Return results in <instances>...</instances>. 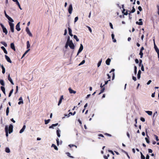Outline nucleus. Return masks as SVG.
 I'll list each match as a JSON object with an SVG mask.
<instances>
[{"mask_svg": "<svg viewBox=\"0 0 159 159\" xmlns=\"http://www.w3.org/2000/svg\"><path fill=\"white\" fill-rule=\"evenodd\" d=\"M23 101H20L18 102V104L19 105H20L21 104H23Z\"/></svg>", "mask_w": 159, "mask_h": 159, "instance_id": "57", "label": "nucleus"}, {"mask_svg": "<svg viewBox=\"0 0 159 159\" xmlns=\"http://www.w3.org/2000/svg\"><path fill=\"white\" fill-rule=\"evenodd\" d=\"M69 146L70 148H71L72 147H75V148H77V146L76 145H73V144H72V145L70 144V145H69Z\"/></svg>", "mask_w": 159, "mask_h": 159, "instance_id": "42", "label": "nucleus"}, {"mask_svg": "<svg viewBox=\"0 0 159 159\" xmlns=\"http://www.w3.org/2000/svg\"><path fill=\"white\" fill-rule=\"evenodd\" d=\"M132 79H133V80H134V81H135L136 80V77L133 76L132 77Z\"/></svg>", "mask_w": 159, "mask_h": 159, "instance_id": "59", "label": "nucleus"}, {"mask_svg": "<svg viewBox=\"0 0 159 159\" xmlns=\"http://www.w3.org/2000/svg\"><path fill=\"white\" fill-rule=\"evenodd\" d=\"M13 89H12L10 91L9 93V95H8V97H10L12 93L13 92Z\"/></svg>", "mask_w": 159, "mask_h": 159, "instance_id": "38", "label": "nucleus"}, {"mask_svg": "<svg viewBox=\"0 0 159 159\" xmlns=\"http://www.w3.org/2000/svg\"><path fill=\"white\" fill-rule=\"evenodd\" d=\"M66 154H67V156H68V157H69L70 158H74V157L72 156H71L70 155V153L69 152H67L66 153Z\"/></svg>", "mask_w": 159, "mask_h": 159, "instance_id": "35", "label": "nucleus"}, {"mask_svg": "<svg viewBox=\"0 0 159 159\" xmlns=\"http://www.w3.org/2000/svg\"><path fill=\"white\" fill-rule=\"evenodd\" d=\"M98 136L99 137H102L103 138L104 137V136H103V135L102 134H98Z\"/></svg>", "mask_w": 159, "mask_h": 159, "instance_id": "58", "label": "nucleus"}, {"mask_svg": "<svg viewBox=\"0 0 159 159\" xmlns=\"http://www.w3.org/2000/svg\"><path fill=\"white\" fill-rule=\"evenodd\" d=\"M69 46L70 47V48L71 49H73L75 48V46L74 44H73L72 41L71 40H70V39H69Z\"/></svg>", "mask_w": 159, "mask_h": 159, "instance_id": "2", "label": "nucleus"}, {"mask_svg": "<svg viewBox=\"0 0 159 159\" xmlns=\"http://www.w3.org/2000/svg\"><path fill=\"white\" fill-rule=\"evenodd\" d=\"M154 136L155 137V139H156V140L157 141H158L159 140V139L158 138V137L157 135H154Z\"/></svg>", "mask_w": 159, "mask_h": 159, "instance_id": "47", "label": "nucleus"}, {"mask_svg": "<svg viewBox=\"0 0 159 159\" xmlns=\"http://www.w3.org/2000/svg\"><path fill=\"white\" fill-rule=\"evenodd\" d=\"M141 70L142 71H144V66L143 65H142L141 67Z\"/></svg>", "mask_w": 159, "mask_h": 159, "instance_id": "55", "label": "nucleus"}, {"mask_svg": "<svg viewBox=\"0 0 159 159\" xmlns=\"http://www.w3.org/2000/svg\"><path fill=\"white\" fill-rule=\"evenodd\" d=\"M72 10H73V8H72V5L71 4H70L69 6V7L68 10L69 13L70 14H71Z\"/></svg>", "mask_w": 159, "mask_h": 159, "instance_id": "5", "label": "nucleus"}, {"mask_svg": "<svg viewBox=\"0 0 159 159\" xmlns=\"http://www.w3.org/2000/svg\"><path fill=\"white\" fill-rule=\"evenodd\" d=\"M105 135H107L108 136L111 137V135L110 134H108L107 133H105L104 134Z\"/></svg>", "mask_w": 159, "mask_h": 159, "instance_id": "51", "label": "nucleus"}, {"mask_svg": "<svg viewBox=\"0 0 159 159\" xmlns=\"http://www.w3.org/2000/svg\"><path fill=\"white\" fill-rule=\"evenodd\" d=\"M68 30L69 33V35L71 36H73V35L72 34V30H71V29L70 28L68 27Z\"/></svg>", "mask_w": 159, "mask_h": 159, "instance_id": "18", "label": "nucleus"}, {"mask_svg": "<svg viewBox=\"0 0 159 159\" xmlns=\"http://www.w3.org/2000/svg\"><path fill=\"white\" fill-rule=\"evenodd\" d=\"M1 43L2 45H3L5 47H7V43L4 42L2 41L1 42Z\"/></svg>", "mask_w": 159, "mask_h": 159, "instance_id": "23", "label": "nucleus"}, {"mask_svg": "<svg viewBox=\"0 0 159 159\" xmlns=\"http://www.w3.org/2000/svg\"><path fill=\"white\" fill-rule=\"evenodd\" d=\"M111 37L112 39H113V41L114 42H116V40L115 39H114V35L113 34H111Z\"/></svg>", "mask_w": 159, "mask_h": 159, "instance_id": "20", "label": "nucleus"}, {"mask_svg": "<svg viewBox=\"0 0 159 159\" xmlns=\"http://www.w3.org/2000/svg\"><path fill=\"white\" fill-rule=\"evenodd\" d=\"M139 10L141 11L142 10V9L141 6H139L138 7Z\"/></svg>", "mask_w": 159, "mask_h": 159, "instance_id": "52", "label": "nucleus"}, {"mask_svg": "<svg viewBox=\"0 0 159 159\" xmlns=\"http://www.w3.org/2000/svg\"><path fill=\"white\" fill-rule=\"evenodd\" d=\"M7 19L9 21H10L11 22H13L14 21L13 20L10 16L8 17Z\"/></svg>", "mask_w": 159, "mask_h": 159, "instance_id": "37", "label": "nucleus"}, {"mask_svg": "<svg viewBox=\"0 0 159 159\" xmlns=\"http://www.w3.org/2000/svg\"><path fill=\"white\" fill-rule=\"evenodd\" d=\"M1 90L2 91H4L5 90V88L3 86H2L1 87Z\"/></svg>", "mask_w": 159, "mask_h": 159, "instance_id": "49", "label": "nucleus"}, {"mask_svg": "<svg viewBox=\"0 0 159 159\" xmlns=\"http://www.w3.org/2000/svg\"><path fill=\"white\" fill-rule=\"evenodd\" d=\"M1 48L3 50L5 53L6 54H7V51L5 48L3 46L1 47Z\"/></svg>", "mask_w": 159, "mask_h": 159, "instance_id": "19", "label": "nucleus"}, {"mask_svg": "<svg viewBox=\"0 0 159 159\" xmlns=\"http://www.w3.org/2000/svg\"><path fill=\"white\" fill-rule=\"evenodd\" d=\"M136 24L137 25H143V22L142 21H141L139 22H138V21H137L136 22Z\"/></svg>", "mask_w": 159, "mask_h": 159, "instance_id": "29", "label": "nucleus"}, {"mask_svg": "<svg viewBox=\"0 0 159 159\" xmlns=\"http://www.w3.org/2000/svg\"><path fill=\"white\" fill-rule=\"evenodd\" d=\"M26 31L27 32V33L29 35V36H30V37L32 36V34L30 32L28 27H26Z\"/></svg>", "mask_w": 159, "mask_h": 159, "instance_id": "7", "label": "nucleus"}, {"mask_svg": "<svg viewBox=\"0 0 159 159\" xmlns=\"http://www.w3.org/2000/svg\"><path fill=\"white\" fill-rule=\"evenodd\" d=\"M148 151L149 153H152V150L150 149H148Z\"/></svg>", "mask_w": 159, "mask_h": 159, "instance_id": "61", "label": "nucleus"}, {"mask_svg": "<svg viewBox=\"0 0 159 159\" xmlns=\"http://www.w3.org/2000/svg\"><path fill=\"white\" fill-rule=\"evenodd\" d=\"M78 17L77 16V17H76L75 18V20H74V22L75 23V22H76L78 20Z\"/></svg>", "mask_w": 159, "mask_h": 159, "instance_id": "50", "label": "nucleus"}, {"mask_svg": "<svg viewBox=\"0 0 159 159\" xmlns=\"http://www.w3.org/2000/svg\"><path fill=\"white\" fill-rule=\"evenodd\" d=\"M75 113H76L75 111H74L73 113H72L71 112H70L69 113V114L68 115L67 117H69V116H70V115H74L75 114Z\"/></svg>", "mask_w": 159, "mask_h": 159, "instance_id": "28", "label": "nucleus"}, {"mask_svg": "<svg viewBox=\"0 0 159 159\" xmlns=\"http://www.w3.org/2000/svg\"><path fill=\"white\" fill-rule=\"evenodd\" d=\"M87 27L88 28L90 32L91 33L92 32V30L91 28L90 27L88 26H87Z\"/></svg>", "mask_w": 159, "mask_h": 159, "instance_id": "48", "label": "nucleus"}, {"mask_svg": "<svg viewBox=\"0 0 159 159\" xmlns=\"http://www.w3.org/2000/svg\"><path fill=\"white\" fill-rule=\"evenodd\" d=\"M145 139L147 142V143H150V141L147 138H145Z\"/></svg>", "mask_w": 159, "mask_h": 159, "instance_id": "45", "label": "nucleus"}, {"mask_svg": "<svg viewBox=\"0 0 159 159\" xmlns=\"http://www.w3.org/2000/svg\"><path fill=\"white\" fill-rule=\"evenodd\" d=\"M11 48L14 51H16V49L15 46L14 44L13 43H11L10 44Z\"/></svg>", "mask_w": 159, "mask_h": 159, "instance_id": "14", "label": "nucleus"}, {"mask_svg": "<svg viewBox=\"0 0 159 159\" xmlns=\"http://www.w3.org/2000/svg\"><path fill=\"white\" fill-rule=\"evenodd\" d=\"M151 82H152V81H151V80H149L148 81V82H147V85H149V84L151 83Z\"/></svg>", "mask_w": 159, "mask_h": 159, "instance_id": "62", "label": "nucleus"}, {"mask_svg": "<svg viewBox=\"0 0 159 159\" xmlns=\"http://www.w3.org/2000/svg\"><path fill=\"white\" fill-rule=\"evenodd\" d=\"M16 4L18 6V7H19V8L20 9V10H22V8H21V7H20V3H19V2H17V3H16Z\"/></svg>", "mask_w": 159, "mask_h": 159, "instance_id": "43", "label": "nucleus"}, {"mask_svg": "<svg viewBox=\"0 0 159 159\" xmlns=\"http://www.w3.org/2000/svg\"><path fill=\"white\" fill-rule=\"evenodd\" d=\"M137 68L136 66H134V73L135 75H136L137 74Z\"/></svg>", "mask_w": 159, "mask_h": 159, "instance_id": "39", "label": "nucleus"}, {"mask_svg": "<svg viewBox=\"0 0 159 159\" xmlns=\"http://www.w3.org/2000/svg\"><path fill=\"white\" fill-rule=\"evenodd\" d=\"M0 83L1 85L2 86H4L5 84L4 81L2 80H0Z\"/></svg>", "mask_w": 159, "mask_h": 159, "instance_id": "24", "label": "nucleus"}, {"mask_svg": "<svg viewBox=\"0 0 159 159\" xmlns=\"http://www.w3.org/2000/svg\"><path fill=\"white\" fill-rule=\"evenodd\" d=\"M25 129H23L22 128L20 129V131L19 133H22L24 130Z\"/></svg>", "mask_w": 159, "mask_h": 159, "instance_id": "54", "label": "nucleus"}, {"mask_svg": "<svg viewBox=\"0 0 159 159\" xmlns=\"http://www.w3.org/2000/svg\"><path fill=\"white\" fill-rule=\"evenodd\" d=\"M50 119H48L47 120H45V124H47L48 123L50 122Z\"/></svg>", "mask_w": 159, "mask_h": 159, "instance_id": "40", "label": "nucleus"}, {"mask_svg": "<svg viewBox=\"0 0 159 159\" xmlns=\"http://www.w3.org/2000/svg\"><path fill=\"white\" fill-rule=\"evenodd\" d=\"M85 62V61L84 60H83L81 62H80V64H79V65L80 66V65H82L83 64H84Z\"/></svg>", "mask_w": 159, "mask_h": 159, "instance_id": "44", "label": "nucleus"}, {"mask_svg": "<svg viewBox=\"0 0 159 159\" xmlns=\"http://www.w3.org/2000/svg\"><path fill=\"white\" fill-rule=\"evenodd\" d=\"M83 46L82 44L80 45V48L79 49L78 51L77 52V56H78L79 54L83 50Z\"/></svg>", "mask_w": 159, "mask_h": 159, "instance_id": "4", "label": "nucleus"}, {"mask_svg": "<svg viewBox=\"0 0 159 159\" xmlns=\"http://www.w3.org/2000/svg\"><path fill=\"white\" fill-rule=\"evenodd\" d=\"M20 22H18L16 26V29L17 31H20Z\"/></svg>", "mask_w": 159, "mask_h": 159, "instance_id": "8", "label": "nucleus"}, {"mask_svg": "<svg viewBox=\"0 0 159 159\" xmlns=\"http://www.w3.org/2000/svg\"><path fill=\"white\" fill-rule=\"evenodd\" d=\"M7 78H8V80L10 82L11 84L12 85H14V84L12 81V79L11 78L10 76V74L8 75V76Z\"/></svg>", "mask_w": 159, "mask_h": 159, "instance_id": "10", "label": "nucleus"}, {"mask_svg": "<svg viewBox=\"0 0 159 159\" xmlns=\"http://www.w3.org/2000/svg\"><path fill=\"white\" fill-rule=\"evenodd\" d=\"M5 151L7 153H9L10 152V151L9 148L8 147H7L6 148Z\"/></svg>", "mask_w": 159, "mask_h": 159, "instance_id": "25", "label": "nucleus"}, {"mask_svg": "<svg viewBox=\"0 0 159 159\" xmlns=\"http://www.w3.org/2000/svg\"><path fill=\"white\" fill-rule=\"evenodd\" d=\"M146 112L149 115H152V112L151 111H146Z\"/></svg>", "mask_w": 159, "mask_h": 159, "instance_id": "31", "label": "nucleus"}, {"mask_svg": "<svg viewBox=\"0 0 159 159\" xmlns=\"http://www.w3.org/2000/svg\"><path fill=\"white\" fill-rule=\"evenodd\" d=\"M9 112V107H7V108L6 111V115L7 116H8Z\"/></svg>", "mask_w": 159, "mask_h": 159, "instance_id": "30", "label": "nucleus"}, {"mask_svg": "<svg viewBox=\"0 0 159 159\" xmlns=\"http://www.w3.org/2000/svg\"><path fill=\"white\" fill-rule=\"evenodd\" d=\"M70 37L68 36L67 38V41L66 43L65 46V48H66L67 49L68 48V46L69 45V40Z\"/></svg>", "mask_w": 159, "mask_h": 159, "instance_id": "13", "label": "nucleus"}, {"mask_svg": "<svg viewBox=\"0 0 159 159\" xmlns=\"http://www.w3.org/2000/svg\"><path fill=\"white\" fill-rule=\"evenodd\" d=\"M154 44L155 49L156 52L157 53L158 57V58H159V50L158 48H157V46L156 45L155 43H154Z\"/></svg>", "mask_w": 159, "mask_h": 159, "instance_id": "6", "label": "nucleus"}, {"mask_svg": "<svg viewBox=\"0 0 159 159\" xmlns=\"http://www.w3.org/2000/svg\"><path fill=\"white\" fill-rule=\"evenodd\" d=\"M56 141L57 142V145L58 146L59 145V139L58 138H57V139H56Z\"/></svg>", "mask_w": 159, "mask_h": 159, "instance_id": "53", "label": "nucleus"}, {"mask_svg": "<svg viewBox=\"0 0 159 159\" xmlns=\"http://www.w3.org/2000/svg\"><path fill=\"white\" fill-rule=\"evenodd\" d=\"M73 37L74 39H75L77 42H78L79 41V39L78 38L76 35H74Z\"/></svg>", "mask_w": 159, "mask_h": 159, "instance_id": "34", "label": "nucleus"}, {"mask_svg": "<svg viewBox=\"0 0 159 159\" xmlns=\"http://www.w3.org/2000/svg\"><path fill=\"white\" fill-rule=\"evenodd\" d=\"M52 147H54V149L56 150H58L57 147L54 144H52Z\"/></svg>", "mask_w": 159, "mask_h": 159, "instance_id": "32", "label": "nucleus"}, {"mask_svg": "<svg viewBox=\"0 0 159 159\" xmlns=\"http://www.w3.org/2000/svg\"><path fill=\"white\" fill-rule=\"evenodd\" d=\"M135 11V9L134 8V6H133L132 7V9L131 11H128L129 12V15H130L131 13H133Z\"/></svg>", "mask_w": 159, "mask_h": 159, "instance_id": "16", "label": "nucleus"}, {"mask_svg": "<svg viewBox=\"0 0 159 159\" xmlns=\"http://www.w3.org/2000/svg\"><path fill=\"white\" fill-rule=\"evenodd\" d=\"M58 125V123L55 124H52V126L54 127L56 126H57Z\"/></svg>", "mask_w": 159, "mask_h": 159, "instance_id": "63", "label": "nucleus"}, {"mask_svg": "<svg viewBox=\"0 0 159 159\" xmlns=\"http://www.w3.org/2000/svg\"><path fill=\"white\" fill-rule=\"evenodd\" d=\"M139 54L140 56V58H142V57H143V51H140Z\"/></svg>", "mask_w": 159, "mask_h": 159, "instance_id": "33", "label": "nucleus"}, {"mask_svg": "<svg viewBox=\"0 0 159 159\" xmlns=\"http://www.w3.org/2000/svg\"><path fill=\"white\" fill-rule=\"evenodd\" d=\"M13 130V126L12 125H10L8 129V127L7 125H6L5 128V131L6 133V135L7 137L8 136V133L9 134H11Z\"/></svg>", "mask_w": 159, "mask_h": 159, "instance_id": "1", "label": "nucleus"}, {"mask_svg": "<svg viewBox=\"0 0 159 159\" xmlns=\"http://www.w3.org/2000/svg\"><path fill=\"white\" fill-rule=\"evenodd\" d=\"M63 99V95H61V96L60 99L59 100V102H58V106L60 105L61 103V102H62V100Z\"/></svg>", "mask_w": 159, "mask_h": 159, "instance_id": "12", "label": "nucleus"}, {"mask_svg": "<svg viewBox=\"0 0 159 159\" xmlns=\"http://www.w3.org/2000/svg\"><path fill=\"white\" fill-rule=\"evenodd\" d=\"M5 57L6 60L8 62L10 63H11V61L10 58L7 56V55H5Z\"/></svg>", "mask_w": 159, "mask_h": 159, "instance_id": "9", "label": "nucleus"}, {"mask_svg": "<svg viewBox=\"0 0 159 159\" xmlns=\"http://www.w3.org/2000/svg\"><path fill=\"white\" fill-rule=\"evenodd\" d=\"M27 48L29 49L30 47V44L29 41H28L26 42Z\"/></svg>", "mask_w": 159, "mask_h": 159, "instance_id": "21", "label": "nucleus"}, {"mask_svg": "<svg viewBox=\"0 0 159 159\" xmlns=\"http://www.w3.org/2000/svg\"><path fill=\"white\" fill-rule=\"evenodd\" d=\"M60 130L58 129L57 130V135L59 137H60Z\"/></svg>", "mask_w": 159, "mask_h": 159, "instance_id": "27", "label": "nucleus"}, {"mask_svg": "<svg viewBox=\"0 0 159 159\" xmlns=\"http://www.w3.org/2000/svg\"><path fill=\"white\" fill-rule=\"evenodd\" d=\"M135 61L136 63L138 64L139 63V60L137 59H136Z\"/></svg>", "mask_w": 159, "mask_h": 159, "instance_id": "60", "label": "nucleus"}, {"mask_svg": "<svg viewBox=\"0 0 159 159\" xmlns=\"http://www.w3.org/2000/svg\"><path fill=\"white\" fill-rule=\"evenodd\" d=\"M9 24L10 26V28L11 31L13 33L14 32V24L11 22H9Z\"/></svg>", "mask_w": 159, "mask_h": 159, "instance_id": "3", "label": "nucleus"}, {"mask_svg": "<svg viewBox=\"0 0 159 159\" xmlns=\"http://www.w3.org/2000/svg\"><path fill=\"white\" fill-rule=\"evenodd\" d=\"M141 72L140 70H139L137 74V78L138 79H139L140 78V75Z\"/></svg>", "mask_w": 159, "mask_h": 159, "instance_id": "17", "label": "nucleus"}, {"mask_svg": "<svg viewBox=\"0 0 159 159\" xmlns=\"http://www.w3.org/2000/svg\"><path fill=\"white\" fill-rule=\"evenodd\" d=\"M111 60L110 58H108L106 61V63L107 65H109L110 64Z\"/></svg>", "mask_w": 159, "mask_h": 159, "instance_id": "15", "label": "nucleus"}, {"mask_svg": "<svg viewBox=\"0 0 159 159\" xmlns=\"http://www.w3.org/2000/svg\"><path fill=\"white\" fill-rule=\"evenodd\" d=\"M149 156L148 154H147L146 156V159H149Z\"/></svg>", "mask_w": 159, "mask_h": 159, "instance_id": "64", "label": "nucleus"}, {"mask_svg": "<svg viewBox=\"0 0 159 159\" xmlns=\"http://www.w3.org/2000/svg\"><path fill=\"white\" fill-rule=\"evenodd\" d=\"M3 30V31L4 33H5L6 34H7V31L6 29V28L5 27L3 29H2Z\"/></svg>", "mask_w": 159, "mask_h": 159, "instance_id": "22", "label": "nucleus"}, {"mask_svg": "<svg viewBox=\"0 0 159 159\" xmlns=\"http://www.w3.org/2000/svg\"><path fill=\"white\" fill-rule=\"evenodd\" d=\"M102 62V59H101L98 62V67H99L101 65Z\"/></svg>", "mask_w": 159, "mask_h": 159, "instance_id": "41", "label": "nucleus"}, {"mask_svg": "<svg viewBox=\"0 0 159 159\" xmlns=\"http://www.w3.org/2000/svg\"><path fill=\"white\" fill-rule=\"evenodd\" d=\"M68 90L70 93L75 94L76 93V91L73 90L70 88H69Z\"/></svg>", "mask_w": 159, "mask_h": 159, "instance_id": "11", "label": "nucleus"}, {"mask_svg": "<svg viewBox=\"0 0 159 159\" xmlns=\"http://www.w3.org/2000/svg\"><path fill=\"white\" fill-rule=\"evenodd\" d=\"M140 119L141 121H143V122H144L145 121V119L144 118L141 117Z\"/></svg>", "mask_w": 159, "mask_h": 159, "instance_id": "46", "label": "nucleus"}, {"mask_svg": "<svg viewBox=\"0 0 159 159\" xmlns=\"http://www.w3.org/2000/svg\"><path fill=\"white\" fill-rule=\"evenodd\" d=\"M141 159H145V156L143 155L142 152H140Z\"/></svg>", "mask_w": 159, "mask_h": 159, "instance_id": "36", "label": "nucleus"}, {"mask_svg": "<svg viewBox=\"0 0 159 159\" xmlns=\"http://www.w3.org/2000/svg\"><path fill=\"white\" fill-rule=\"evenodd\" d=\"M109 25L111 28L112 29H113V28L112 23H110Z\"/></svg>", "mask_w": 159, "mask_h": 159, "instance_id": "56", "label": "nucleus"}, {"mask_svg": "<svg viewBox=\"0 0 159 159\" xmlns=\"http://www.w3.org/2000/svg\"><path fill=\"white\" fill-rule=\"evenodd\" d=\"M101 89H102L100 90V92L98 94L99 95H100L102 93H103L104 92V91L105 89V88H101Z\"/></svg>", "mask_w": 159, "mask_h": 159, "instance_id": "26", "label": "nucleus"}]
</instances>
